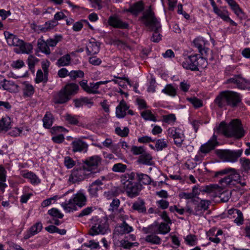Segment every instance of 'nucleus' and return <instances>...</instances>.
<instances>
[{
	"instance_id": "obj_1",
	"label": "nucleus",
	"mask_w": 250,
	"mask_h": 250,
	"mask_svg": "<svg viewBox=\"0 0 250 250\" xmlns=\"http://www.w3.org/2000/svg\"><path fill=\"white\" fill-rule=\"evenodd\" d=\"M218 132L223 134L227 137H234L237 139L243 138L246 134L240 120L234 119L231 120L229 124L222 122L216 127Z\"/></svg>"
},
{
	"instance_id": "obj_2",
	"label": "nucleus",
	"mask_w": 250,
	"mask_h": 250,
	"mask_svg": "<svg viewBox=\"0 0 250 250\" xmlns=\"http://www.w3.org/2000/svg\"><path fill=\"white\" fill-rule=\"evenodd\" d=\"M140 20L150 30L154 32L151 38V40L153 42H158L161 40L162 36L160 34L161 26L150 8L144 12L143 16L140 18Z\"/></svg>"
},
{
	"instance_id": "obj_3",
	"label": "nucleus",
	"mask_w": 250,
	"mask_h": 250,
	"mask_svg": "<svg viewBox=\"0 0 250 250\" xmlns=\"http://www.w3.org/2000/svg\"><path fill=\"white\" fill-rule=\"evenodd\" d=\"M135 178V173L133 172L125 173L121 177L123 189L125 192L127 196L130 198H133L138 196L142 189V186L141 184L133 181Z\"/></svg>"
},
{
	"instance_id": "obj_4",
	"label": "nucleus",
	"mask_w": 250,
	"mask_h": 250,
	"mask_svg": "<svg viewBox=\"0 0 250 250\" xmlns=\"http://www.w3.org/2000/svg\"><path fill=\"white\" fill-rule=\"evenodd\" d=\"M240 95L235 92L226 90L221 92L215 98L214 103L220 108L229 105L235 107L241 102Z\"/></svg>"
},
{
	"instance_id": "obj_5",
	"label": "nucleus",
	"mask_w": 250,
	"mask_h": 250,
	"mask_svg": "<svg viewBox=\"0 0 250 250\" xmlns=\"http://www.w3.org/2000/svg\"><path fill=\"white\" fill-rule=\"evenodd\" d=\"M207 61L203 57L199 56L197 54L190 55L185 58L182 62L183 67L186 69L191 71H198L200 68H206L207 66Z\"/></svg>"
},
{
	"instance_id": "obj_6",
	"label": "nucleus",
	"mask_w": 250,
	"mask_h": 250,
	"mask_svg": "<svg viewBox=\"0 0 250 250\" xmlns=\"http://www.w3.org/2000/svg\"><path fill=\"white\" fill-rule=\"evenodd\" d=\"M86 198L83 190L79 191L74 195L73 198L66 200L61 204V206L66 212H70L76 209V206L82 207L85 205Z\"/></svg>"
},
{
	"instance_id": "obj_7",
	"label": "nucleus",
	"mask_w": 250,
	"mask_h": 250,
	"mask_svg": "<svg viewBox=\"0 0 250 250\" xmlns=\"http://www.w3.org/2000/svg\"><path fill=\"white\" fill-rule=\"evenodd\" d=\"M108 229L107 220L105 217L94 220L93 224L89 230V234L94 236L97 234H104Z\"/></svg>"
},
{
	"instance_id": "obj_8",
	"label": "nucleus",
	"mask_w": 250,
	"mask_h": 250,
	"mask_svg": "<svg viewBox=\"0 0 250 250\" xmlns=\"http://www.w3.org/2000/svg\"><path fill=\"white\" fill-rule=\"evenodd\" d=\"M89 175L90 172L86 169L85 167H76L71 171L68 181L72 184L79 183L88 177Z\"/></svg>"
},
{
	"instance_id": "obj_9",
	"label": "nucleus",
	"mask_w": 250,
	"mask_h": 250,
	"mask_svg": "<svg viewBox=\"0 0 250 250\" xmlns=\"http://www.w3.org/2000/svg\"><path fill=\"white\" fill-rule=\"evenodd\" d=\"M227 83L235 85L234 87L240 89H250V82L246 80L241 75H235L228 79Z\"/></svg>"
},
{
	"instance_id": "obj_10",
	"label": "nucleus",
	"mask_w": 250,
	"mask_h": 250,
	"mask_svg": "<svg viewBox=\"0 0 250 250\" xmlns=\"http://www.w3.org/2000/svg\"><path fill=\"white\" fill-rule=\"evenodd\" d=\"M167 135L174 139V144L177 146H180L184 140V135L183 131L179 128L174 127L167 129Z\"/></svg>"
},
{
	"instance_id": "obj_11",
	"label": "nucleus",
	"mask_w": 250,
	"mask_h": 250,
	"mask_svg": "<svg viewBox=\"0 0 250 250\" xmlns=\"http://www.w3.org/2000/svg\"><path fill=\"white\" fill-rule=\"evenodd\" d=\"M102 158L98 155H94L87 158L84 162L85 164L83 167H85L87 170H89L90 174L93 170L96 169L101 164Z\"/></svg>"
},
{
	"instance_id": "obj_12",
	"label": "nucleus",
	"mask_w": 250,
	"mask_h": 250,
	"mask_svg": "<svg viewBox=\"0 0 250 250\" xmlns=\"http://www.w3.org/2000/svg\"><path fill=\"white\" fill-rule=\"evenodd\" d=\"M242 152V149L236 150H226L222 151L221 155L227 161L235 162L241 156Z\"/></svg>"
},
{
	"instance_id": "obj_13",
	"label": "nucleus",
	"mask_w": 250,
	"mask_h": 250,
	"mask_svg": "<svg viewBox=\"0 0 250 250\" xmlns=\"http://www.w3.org/2000/svg\"><path fill=\"white\" fill-rule=\"evenodd\" d=\"M217 139V136L213 134L208 142L201 146L200 152L204 154H206L209 153L211 150L214 149L215 146L218 144Z\"/></svg>"
},
{
	"instance_id": "obj_14",
	"label": "nucleus",
	"mask_w": 250,
	"mask_h": 250,
	"mask_svg": "<svg viewBox=\"0 0 250 250\" xmlns=\"http://www.w3.org/2000/svg\"><path fill=\"white\" fill-rule=\"evenodd\" d=\"M229 172L230 173L229 174V176L231 180L232 183H234V182L240 183V174L235 169L232 168H227L216 172L215 174V177H217L219 175H223Z\"/></svg>"
},
{
	"instance_id": "obj_15",
	"label": "nucleus",
	"mask_w": 250,
	"mask_h": 250,
	"mask_svg": "<svg viewBox=\"0 0 250 250\" xmlns=\"http://www.w3.org/2000/svg\"><path fill=\"white\" fill-rule=\"evenodd\" d=\"M0 81V88L2 87L4 90L8 91L11 93H17L19 91V86L15 84L13 81H8L2 79Z\"/></svg>"
},
{
	"instance_id": "obj_16",
	"label": "nucleus",
	"mask_w": 250,
	"mask_h": 250,
	"mask_svg": "<svg viewBox=\"0 0 250 250\" xmlns=\"http://www.w3.org/2000/svg\"><path fill=\"white\" fill-rule=\"evenodd\" d=\"M103 183L100 179H97L92 182L89 186L88 191L91 197L96 198L98 196V191L102 190L101 186Z\"/></svg>"
},
{
	"instance_id": "obj_17",
	"label": "nucleus",
	"mask_w": 250,
	"mask_h": 250,
	"mask_svg": "<svg viewBox=\"0 0 250 250\" xmlns=\"http://www.w3.org/2000/svg\"><path fill=\"white\" fill-rule=\"evenodd\" d=\"M100 43L96 41L94 39H91L87 43L86 47L88 55H92L97 54L100 50Z\"/></svg>"
},
{
	"instance_id": "obj_18",
	"label": "nucleus",
	"mask_w": 250,
	"mask_h": 250,
	"mask_svg": "<svg viewBox=\"0 0 250 250\" xmlns=\"http://www.w3.org/2000/svg\"><path fill=\"white\" fill-rule=\"evenodd\" d=\"M108 24L115 28L126 29L128 24L123 22L119 18L116 16H110L108 21Z\"/></svg>"
},
{
	"instance_id": "obj_19",
	"label": "nucleus",
	"mask_w": 250,
	"mask_h": 250,
	"mask_svg": "<svg viewBox=\"0 0 250 250\" xmlns=\"http://www.w3.org/2000/svg\"><path fill=\"white\" fill-rule=\"evenodd\" d=\"M72 151L74 152H86L88 148V145L81 140H77L73 141L71 143Z\"/></svg>"
},
{
	"instance_id": "obj_20",
	"label": "nucleus",
	"mask_w": 250,
	"mask_h": 250,
	"mask_svg": "<svg viewBox=\"0 0 250 250\" xmlns=\"http://www.w3.org/2000/svg\"><path fill=\"white\" fill-rule=\"evenodd\" d=\"M137 163L146 166H153L154 164L151 155L146 151L139 156Z\"/></svg>"
},
{
	"instance_id": "obj_21",
	"label": "nucleus",
	"mask_w": 250,
	"mask_h": 250,
	"mask_svg": "<svg viewBox=\"0 0 250 250\" xmlns=\"http://www.w3.org/2000/svg\"><path fill=\"white\" fill-rule=\"evenodd\" d=\"M22 96L24 98L31 97L35 93L34 87L29 82H24L22 86Z\"/></svg>"
},
{
	"instance_id": "obj_22",
	"label": "nucleus",
	"mask_w": 250,
	"mask_h": 250,
	"mask_svg": "<svg viewBox=\"0 0 250 250\" xmlns=\"http://www.w3.org/2000/svg\"><path fill=\"white\" fill-rule=\"evenodd\" d=\"M193 43L196 47L202 56H204L208 51V48L205 47V41L202 37H198L194 40Z\"/></svg>"
},
{
	"instance_id": "obj_23",
	"label": "nucleus",
	"mask_w": 250,
	"mask_h": 250,
	"mask_svg": "<svg viewBox=\"0 0 250 250\" xmlns=\"http://www.w3.org/2000/svg\"><path fill=\"white\" fill-rule=\"evenodd\" d=\"M42 229V225L41 222H37L33 225L28 230L24 236L25 239H29L31 237L40 232Z\"/></svg>"
},
{
	"instance_id": "obj_24",
	"label": "nucleus",
	"mask_w": 250,
	"mask_h": 250,
	"mask_svg": "<svg viewBox=\"0 0 250 250\" xmlns=\"http://www.w3.org/2000/svg\"><path fill=\"white\" fill-rule=\"evenodd\" d=\"M4 35L7 43L10 46H18L20 45V43H22V40L9 32H4Z\"/></svg>"
},
{
	"instance_id": "obj_25",
	"label": "nucleus",
	"mask_w": 250,
	"mask_h": 250,
	"mask_svg": "<svg viewBox=\"0 0 250 250\" xmlns=\"http://www.w3.org/2000/svg\"><path fill=\"white\" fill-rule=\"evenodd\" d=\"M221 190V187L216 184H211L206 186L202 190V192L210 194L213 197H217Z\"/></svg>"
},
{
	"instance_id": "obj_26",
	"label": "nucleus",
	"mask_w": 250,
	"mask_h": 250,
	"mask_svg": "<svg viewBox=\"0 0 250 250\" xmlns=\"http://www.w3.org/2000/svg\"><path fill=\"white\" fill-rule=\"evenodd\" d=\"M115 233L118 235H124L128 233L133 231L132 227L129 226L125 221L119 226H117L115 229Z\"/></svg>"
},
{
	"instance_id": "obj_27",
	"label": "nucleus",
	"mask_w": 250,
	"mask_h": 250,
	"mask_svg": "<svg viewBox=\"0 0 250 250\" xmlns=\"http://www.w3.org/2000/svg\"><path fill=\"white\" fill-rule=\"evenodd\" d=\"M129 107L126 103L122 100L119 105L117 106L116 110V116L118 118H121L126 115V111L128 110Z\"/></svg>"
},
{
	"instance_id": "obj_28",
	"label": "nucleus",
	"mask_w": 250,
	"mask_h": 250,
	"mask_svg": "<svg viewBox=\"0 0 250 250\" xmlns=\"http://www.w3.org/2000/svg\"><path fill=\"white\" fill-rule=\"evenodd\" d=\"M209 0L210 1L211 5L213 7V12L223 21H225L229 16L228 11L225 9H221L218 8L213 0Z\"/></svg>"
},
{
	"instance_id": "obj_29",
	"label": "nucleus",
	"mask_w": 250,
	"mask_h": 250,
	"mask_svg": "<svg viewBox=\"0 0 250 250\" xmlns=\"http://www.w3.org/2000/svg\"><path fill=\"white\" fill-rule=\"evenodd\" d=\"M210 202L207 200H201L194 208L195 215H198L202 213V211L208 209Z\"/></svg>"
},
{
	"instance_id": "obj_30",
	"label": "nucleus",
	"mask_w": 250,
	"mask_h": 250,
	"mask_svg": "<svg viewBox=\"0 0 250 250\" xmlns=\"http://www.w3.org/2000/svg\"><path fill=\"white\" fill-rule=\"evenodd\" d=\"M70 99V97L67 94L64 88H62L56 96L55 103L63 104L67 102Z\"/></svg>"
},
{
	"instance_id": "obj_31",
	"label": "nucleus",
	"mask_w": 250,
	"mask_h": 250,
	"mask_svg": "<svg viewBox=\"0 0 250 250\" xmlns=\"http://www.w3.org/2000/svg\"><path fill=\"white\" fill-rule=\"evenodd\" d=\"M63 88L70 97L76 94L79 90V85L75 83H69Z\"/></svg>"
},
{
	"instance_id": "obj_32",
	"label": "nucleus",
	"mask_w": 250,
	"mask_h": 250,
	"mask_svg": "<svg viewBox=\"0 0 250 250\" xmlns=\"http://www.w3.org/2000/svg\"><path fill=\"white\" fill-rule=\"evenodd\" d=\"M58 24V21L53 20L52 21L46 22L45 24L42 25L41 26L37 27L36 29L38 30H41L42 32H46L53 29L55 26H57Z\"/></svg>"
},
{
	"instance_id": "obj_33",
	"label": "nucleus",
	"mask_w": 250,
	"mask_h": 250,
	"mask_svg": "<svg viewBox=\"0 0 250 250\" xmlns=\"http://www.w3.org/2000/svg\"><path fill=\"white\" fill-rule=\"evenodd\" d=\"M71 63V57L69 54H65L60 58L57 61L56 64L58 67L69 65Z\"/></svg>"
},
{
	"instance_id": "obj_34",
	"label": "nucleus",
	"mask_w": 250,
	"mask_h": 250,
	"mask_svg": "<svg viewBox=\"0 0 250 250\" xmlns=\"http://www.w3.org/2000/svg\"><path fill=\"white\" fill-rule=\"evenodd\" d=\"M132 208L139 213H145L146 212L145 202L144 200L140 198H138V200L133 204Z\"/></svg>"
},
{
	"instance_id": "obj_35",
	"label": "nucleus",
	"mask_w": 250,
	"mask_h": 250,
	"mask_svg": "<svg viewBox=\"0 0 250 250\" xmlns=\"http://www.w3.org/2000/svg\"><path fill=\"white\" fill-rule=\"evenodd\" d=\"M37 45L38 48L42 52L46 55L50 54V50L48 46L47 42H45L42 38L38 39Z\"/></svg>"
},
{
	"instance_id": "obj_36",
	"label": "nucleus",
	"mask_w": 250,
	"mask_h": 250,
	"mask_svg": "<svg viewBox=\"0 0 250 250\" xmlns=\"http://www.w3.org/2000/svg\"><path fill=\"white\" fill-rule=\"evenodd\" d=\"M135 177H137L138 183L144 185H149L151 182V179L150 177L146 174L142 173H135Z\"/></svg>"
},
{
	"instance_id": "obj_37",
	"label": "nucleus",
	"mask_w": 250,
	"mask_h": 250,
	"mask_svg": "<svg viewBox=\"0 0 250 250\" xmlns=\"http://www.w3.org/2000/svg\"><path fill=\"white\" fill-rule=\"evenodd\" d=\"M144 240L146 242L153 245H160L162 242L160 237L153 233L147 235Z\"/></svg>"
},
{
	"instance_id": "obj_38",
	"label": "nucleus",
	"mask_w": 250,
	"mask_h": 250,
	"mask_svg": "<svg viewBox=\"0 0 250 250\" xmlns=\"http://www.w3.org/2000/svg\"><path fill=\"white\" fill-rule=\"evenodd\" d=\"M144 8L143 3L142 1H139L134 5L131 6L128 10L127 11L131 13L134 15H137L138 13L143 10Z\"/></svg>"
},
{
	"instance_id": "obj_39",
	"label": "nucleus",
	"mask_w": 250,
	"mask_h": 250,
	"mask_svg": "<svg viewBox=\"0 0 250 250\" xmlns=\"http://www.w3.org/2000/svg\"><path fill=\"white\" fill-rule=\"evenodd\" d=\"M22 176L30 180V182L34 185H37L41 182L38 176L32 172H26L22 174Z\"/></svg>"
},
{
	"instance_id": "obj_40",
	"label": "nucleus",
	"mask_w": 250,
	"mask_h": 250,
	"mask_svg": "<svg viewBox=\"0 0 250 250\" xmlns=\"http://www.w3.org/2000/svg\"><path fill=\"white\" fill-rule=\"evenodd\" d=\"M20 44L18 46L19 47L20 51H16L17 53L29 54L31 52L33 49V46L31 43H25L22 40V43H20Z\"/></svg>"
},
{
	"instance_id": "obj_41",
	"label": "nucleus",
	"mask_w": 250,
	"mask_h": 250,
	"mask_svg": "<svg viewBox=\"0 0 250 250\" xmlns=\"http://www.w3.org/2000/svg\"><path fill=\"white\" fill-rule=\"evenodd\" d=\"M11 128V119L8 117L2 118L0 120V131H7Z\"/></svg>"
},
{
	"instance_id": "obj_42",
	"label": "nucleus",
	"mask_w": 250,
	"mask_h": 250,
	"mask_svg": "<svg viewBox=\"0 0 250 250\" xmlns=\"http://www.w3.org/2000/svg\"><path fill=\"white\" fill-rule=\"evenodd\" d=\"M228 4L231 7L232 10L238 16H241L243 13L238 4L234 0H226Z\"/></svg>"
},
{
	"instance_id": "obj_43",
	"label": "nucleus",
	"mask_w": 250,
	"mask_h": 250,
	"mask_svg": "<svg viewBox=\"0 0 250 250\" xmlns=\"http://www.w3.org/2000/svg\"><path fill=\"white\" fill-rule=\"evenodd\" d=\"M42 121L44 127L46 128H50L53 123V117L51 113L47 112L42 119Z\"/></svg>"
},
{
	"instance_id": "obj_44",
	"label": "nucleus",
	"mask_w": 250,
	"mask_h": 250,
	"mask_svg": "<svg viewBox=\"0 0 250 250\" xmlns=\"http://www.w3.org/2000/svg\"><path fill=\"white\" fill-rule=\"evenodd\" d=\"M223 188L221 187V190H220L219 194L217 195V197L220 198L222 202H227L230 197L231 192L229 190L223 191Z\"/></svg>"
},
{
	"instance_id": "obj_45",
	"label": "nucleus",
	"mask_w": 250,
	"mask_h": 250,
	"mask_svg": "<svg viewBox=\"0 0 250 250\" xmlns=\"http://www.w3.org/2000/svg\"><path fill=\"white\" fill-rule=\"evenodd\" d=\"M162 92L170 96H175L176 95V89L171 84H167Z\"/></svg>"
},
{
	"instance_id": "obj_46",
	"label": "nucleus",
	"mask_w": 250,
	"mask_h": 250,
	"mask_svg": "<svg viewBox=\"0 0 250 250\" xmlns=\"http://www.w3.org/2000/svg\"><path fill=\"white\" fill-rule=\"evenodd\" d=\"M79 116L77 115H73L69 114H67L65 116V120L70 124L73 125H78Z\"/></svg>"
},
{
	"instance_id": "obj_47",
	"label": "nucleus",
	"mask_w": 250,
	"mask_h": 250,
	"mask_svg": "<svg viewBox=\"0 0 250 250\" xmlns=\"http://www.w3.org/2000/svg\"><path fill=\"white\" fill-rule=\"evenodd\" d=\"M84 75V72L81 70H72L69 72V77L71 80H75L77 78H82Z\"/></svg>"
},
{
	"instance_id": "obj_48",
	"label": "nucleus",
	"mask_w": 250,
	"mask_h": 250,
	"mask_svg": "<svg viewBox=\"0 0 250 250\" xmlns=\"http://www.w3.org/2000/svg\"><path fill=\"white\" fill-rule=\"evenodd\" d=\"M187 100L195 108H199L203 106L202 101L195 97L187 98Z\"/></svg>"
},
{
	"instance_id": "obj_49",
	"label": "nucleus",
	"mask_w": 250,
	"mask_h": 250,
	"mask_svg": "<svg viewBox=\"0 0 250 250\" xmlns=\"http://www.w3.org/2000/svg\"><path fill=\"white\" fill-rule=\"evenodd\" d=\"M127 166L122 163H117L113 165L112 170L115 172H124L126 169Z\"/></svg>"
},
{
	"instance_id": "obj_50",
	"label": "nucleus",
	"mask_w": 250,
	"mask_h": 250,
	"mask_svg": "<svg viewBox=\"0 0 250 250\" xmlns=\"http://www.w3.org/2000/svg\"><path fill=\"white\" fill-rule=\"evenodd\" d=\"M115 131L118 135L122 137H125L127 136L129 130L127 127H124L123 129L120 127H117Z\"/></svg>"
},
{
	"instance_id": "obj_51",
	"label": "nucleus",
	"mask_w": 250,
	"mask_h": 250,
	"mask_svg": "<svg viewBox=\"0 0 250 250\" xmlns=\"http://www.w3.org/2000/svg\"><path fill=\"white\" fill-rule=\"evenodd\" d=\"M46 76L47 75H45V74L43 75L41 70H38L37 72L36 78L35 79L36 83H39L42 82H46L47 81Z\"/></svg>"
},
{
	"instance_id": "obj_52",
	"label": "nucleus",
	"mask_w": 250,
	"mask_h": 250,
	"mask_svg": "<svg viewBox=\"0 0 250 250\" xmlns=\"http://www.w3.org/2000/svg\"><path fill=\"white\" fill-rule=\"evenodd\" d=\"M167 142L164 139H158L155 145V147L157 151L162 150L163 148L167 147Z\"/></svg>"
},
{
	"instance_id": "obj_53",
	"label": "nucleus",
	"mask_w": 250,
	"mask_h": 250,
	"mask_svg": "<svg viewBox=\"0 0 250 250\" xmlns=\"http://www.w3.org/2000/svg\"><path fill=\"white\" fill-rule=\"evenodd\" d=\"M219 183L221 185V186H220V187H222L223 188H224L228 185H234V183H232L229 175L221 179L219 181Z\"/></svg>"
},
{
	"instance_id": "obj_54",
	"label": "nucleus",
	"mask_w": 250,
	"mask_h": 250,
	"mask_svg": "<svg viewBox=\"0 0 250 250\" xmlns=\"http://www.w3.org/2000/svg\"><path fill=\"white\" fill-rule=\"evenodd\" d=\"M185 240L188 245L194 246L197 244V239L195 235L189 234L185 238Z\"/></svg>"
},
{
	"instance_id": "obj_55",
	"label": "nucleus",
	"mask_w": 250,
	"mask_h": 250,
	"mask_svg": "<svg viewBox=\"0 0 250 250\" xmlns=\"http://www.w3.org/2000/svg\"><path fill=\"white\" fill-rule=\"evenodd\" d=\"M141 116L146 120L155 121V117L149 110H146L141 113Z\"/></svg>"
},
{
	"instance_id": "obj_56",
	"label": "nucleus",
	"mask_w": 250,
	"mask_h": 250,
	"mask_svg": "<svg viewBox=\"0 0 250 250\" xmlns=\"http://www.w3.org/2000/svg\"><path fill=\"white\" fill-rule=\"evenodd\" d=\"M158 230L159 233L165 234L169 232L170 229L167 224L162 223L158 227Z\"/></svg>"
},
{
	"instance_id": "obj_57",
	"label": "nucleus",
	"mask_w": 250,
	"mask_h": 250,
	"mask_svg": "<svg viewBox=\"0 0 250 250\" xmlns=\"http://www.w3.org/2000/svg\"><path fill=\"white\" fill-rule=\"evenodd\" d=\"M48 213L53 217L57 218H62L63 215L57 208H53L48 210Z\"/></svg>"
},
{
	"instance_id": "obj_58",
	"label": "nucleus",
	"mask_w": 250,
	"mask_h": 250,
	"mask_svg": "<svg viewBox=\"0 0 250 250\" xmlns=\"http://www.w3.org/2000/svg\"><path fill=\"white\" fill-rule=\"evenodd\" d=\"M62 37L61 36H56L53 39H49L46 41L48 46L54 47L57 43L61 41Z\"/></svg>"
},
{
	"instance_id": "obj_59",
	"label": "nucleus",
	"mask_w": 250,
	"mask_h": 250,
	"mask_svg": "<svg viewBox=\"0 0 250 250\" xmlns=\"http://www.w3.org/2000/svg\"><path fill=\"white\" fill-rule=\"evenodd\" d=\"M64 164L67 168L69 169L72 168L76 163L71 157L67 156L64 158Z\"/></svg>"
},
{
	"instance_id": "obj_60",
	"label": "nucleus",
	"mask_w": 250,
	"mask_h": 250,
	"mask_svg": "<svg viewBox=\"0 0 250 250\" xmlns=\"http://www.w3.org/2000/svg\"><path fill=\"white\" fill-rule=\"evenodd\" d=\"M131 151L134 155H142L145 152H146L144 147L142 146H132L131 149Z\"/></svg>"
},
{
	"instance_id": "obj_61",
	"label": "nucleus",
	"mask_w": 250,
	"mask_h": 250,
	"mask_svg": "<svg viewBox=\"0 0 250 250\" xmlns=\"http://www.w3.org/2000/svg\"><path fill=\"white\" fill-rule=\"evenodd\" d=\"M5 179L4 169L3 167L0 166V188H5L6 187V184L4 183Z\"/></svg>"
},
{
	"instance_id": "obj_62",
	"label": "nucleus",
	"mask_w": 250,
	"mask_h": 250,
	"mask_svg": "<svg viewBox=\"0 0 250 250\" xmlns=\"http://www.w3.org/2000/svg\"><path fill=\"white\" fill-rule=\"evenodd\" d=\"M236 218L234 220V222L238 225L240 226L244 223V218L242 212L239 210L236 214Z\"/></svg>"
},
{
	"instance_id": "obj_63",
	"label": "nucleus",
	"mask_w": 250,
	"mask_h": 250,
	"mask_svg": "<svg viewBox=\"0 0 250 250\" xmlns=\"http://www.w3.org/2000/svg\"><path fill=\"white\" fill-rule=\"evenodd\" d=\"M122 192V190L120 188L114 187L107 192V193L112 196H116L119 195Z\"/></svg>"
},
{
	"instance_id": "obj_64",
	"label": "nucleus",
	"mask_w": 250,
	"mask_h": 250,
	"mask_svg": "<svg viewBox=\"0 0 250 250\" xmlns=\"http://www.w3.org/2000/svg\"><path fill=\"white\" fill-rule=\"evenodd\" d=\"M176 117L174 114H170L164 116L163 117L164 121L167 124L173 123L175 121Z\"/></svg>"
}]
</instances>
